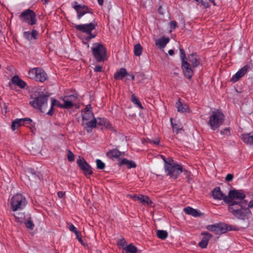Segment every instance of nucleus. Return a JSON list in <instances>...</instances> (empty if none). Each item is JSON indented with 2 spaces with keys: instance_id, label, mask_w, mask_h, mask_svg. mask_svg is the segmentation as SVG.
Masks as SVG:
<instances>
[{
  "instance_id": "f257e3e1",
  "label": "nucleus",
  "mask_w": 253,
  "mask_h": 253,
  "mask_svg": "<svg viewBox=\"0 0 253 253\" xmlns=\"http://www.w3.org/2000/svg\"><path fill=\"white\" fill-rule=\"evenodd\" d=\"M247 202H242L240 204L228 205V211L235 217L241 220L248 218L252 213L250 209L247 208Z\"/></svg>"
},
{
  "instance_id": "f03ea898",
  "label": "nucleus",
  "mask_w": 253,
  "mask_h": 253,
  "mask_svg": "<svg viewBox=\"0 0 253 253\" xmlns=\"http://www.w3.org/2000/svg\"><path fill=\"white\" fill-rule=\"evenodd\" d=\"M245 197V194L242 190H231L229 192L225 203L228 205L232 203L240 204L242 202H247V201L244 199Z\"/></svg>"
},
{
  "instance_id": "7ed1b4c3",
  "label": "nucleus",
  "mask_w": 253,
  "mask_h": 253,
  "mask_svg": "<svg viewBox=\"0 0 253 253\" xmlns=\"http://www.w3.org/2000/svg\"><path fill=\"white\" fill-rule=\"evenodd\" d=\"M164 169L166 173L171 178L176 179L183 171L184 172L186 176H188L189 172L186 170H183L182 166L179 165H173L171 163L169 165L164 166Z\"/></svg>"
},
{
  "instance_id": "20e7f679",
  "label": "nucleus",
  "mask_w": 253,
  "mask_h": 253,
  "mask_svg": "<svg viewBox=\"0 0 253 253\" xmlns=\"http://www.w3.org/2000/svg\"><path fill=\"white\" fill-rule=\"evenodd\" d=\"M49 94H40L30 102L35 108L39 109L42 113L46 112L47 110V101Z\"/></svg>"
},
{
  "instance_id": "39448f33",
  "label": "nucleus",
  "mask_w": 253,
  "mask_h": 253,
  "mask_svg": "<svg viewBox=\"0 0 253 253\" xmlns=\"http://www.w3.org/2000/svg\"><path fill=\"white\" fill-rule=\"evenodd\" d=\"M224 115L220 111L217 110L212 112L210 117L208 124L212 130L218 128L223 123Z\"/></svg>"
},
{
  "instance_id": "423d86ee",
  "label": "nucleus",
  "mask_w": 253,
  "mask_h": 253,
  "mask_svg": "<svg viewBox=\"0 0 253 253\" xmlns=\"http://www.w3.org/2000/svg\"><path fill=\"white\" fill-rule=\"evenodd\" d=\"M96 26L97 23L93 19V21L88 24L80 25L75 24L74 27L77 30L88 34V35L85 39L87 40H89L96 37V35L91 34V32L95 28Z\"/></svg>"
},
{
  "instance_id": "0eeeda50",
  "label": "nucleus",
  "mask_w": 253,
  "mask_h": 253,
  "mask_svg": "<svg viewBox=\"0 0 253 253\" xmlns=\"http://www.w3.org/2000/svg\"><path fill=\"white\" fill-rule=\"evenodd\" d=\"M10 203L12 211H16L22 210L26 206L27 201L22 194H18L12 197Z\"/></svg>"
},
{
  "instance_id": "6e6552de",
  "label": "nucleus",
  "mask_w": 253,
  "mask_h": 253,
  "mask_svg": "<svg viewBox=\"0 0 253 253\" xmlns=\"http://www.w3.org/2000/svg\"><path fill=\"white\" fill-rule=\"evenodd\" d=\"M91 48L93 55L97 61L105 60L106 57V49L103 44L94 43Z\"/></svg>"
},
{
  "instance_id": "1a4fd4ad",
  "label": "nucleus",
  "mask_w": 253,
  "mask_h": 253,
  "mask_svg": "<svg viewBox=\"0 0 253 253\" xmlns=\"http://www.w3.org/2000/svg\"><path fill=\"white\" fill-rule=\"evenodd\" d=\"M19 17L23 22L27 23L30 25H33L37 23L36 14L33 10L30 9L22 12Z\"/></svg>"
},
{
  "instance_id": "9d476101",
  "label": "nucleus",
  "mask_w": 253,
  "mask_h": 253,
  "mask_svg": "<svg viewBox=\"0 0 253 253\" xmlns=\"http://www.w3.org/2000/svg\"><path fill=\"white\" fill-rule=\"evenodd\" d=\"M61 99L64 102L62 104V108L70 109L74 106H77L78 97L76 95L72 94L61 97Z\"/></svg>"
},
{
  "instance_id": "9b49d317",
  "label": "nucleus",
  "mask_w": 253,
  "mask_h": 253,
  "mask_svg": "<svg viewBox=\"0 0 253 253\" xmlns=\"http://www.w3.org/2000/svg\"><path fill=\"white\" fill-rule=\"evenodd\" d=\"M77 164L80 169L85 176L90 175L92 174V169L90 166L85 161L84 158L79 157L77 160Z\"/></svg>"
},
{
  "instance_id": "f8f14e48",
  "label": "nucleus",
  "mask_w": 253,
  "mask_h": 253,
  "mask_svg": "<svg viewBox=\"0 0 253 253\" xmlns=\"http://www.w3.org/2000/svg\"><path fill=\"white\" fill-rule=\"evenodd\" d=\"M73 7L76 10L78 14L77 17L78 19H80L83 15L86 13H89L91 19H93L92 12H89L88 7L85 5L77 4L76 5H73Z\"/></svg>"
},
{
  "instance_id": "ddd939ff",
  "label": "nucleus",
  "mask_w": 253,
  "mask_h": 253,
  "mask_svg": "<svg viewBox=\"0 0 253 253\" xmlns=\"http://www.w3.org/2000/svg\"><path fill=\"white\" fill-rule=\"evenodd\" d=\"M251 69V65L247 64L240 69L234 75H233L230 81L233 83H235L238 81Z\"/></svg>"
},
{
  "instance_id": "4468645a",
  "label": "nucleus",
  "mask_w": 253,
  "mask_h": 253,
  "mask_svg": "<svg viewBox=\"0 0 253 253\" xmlns=\"http://www.w3.org/2000/svg\"><path fill=\"white\" fill-rule=\"evenodd\" d=\"M32 122V120L28 118H25L23 119H17L12 122L11 125V128L12 130H15L20 126L26 124H31Z\"/></svg>"
},
{
  "instance_id": "2eb2a0df",
  "label": "nucleus",
  "mask_w": 253,
  "mask_h": 253,
  "mask_svg": "<svg viewBox=\"0 0 253 253\" xmlns=\"http://www.w3.org/2000/svg\"><path fill=\"white\" fill-rule=\"evenodd\" d=\"M181 68L185 77L188 79H190L193 75V71L190 67V64L187 61L181 63Z\"/></svg>"
},
{
  "instance_id": "dca6fc26",
  "label": "nucleus",
  "mask_w": 253,
  "mask_h": 253,
  "mask_svg": "<svg viewBox=\"0 0 253 253\" xmlns=\"http://www.w3.org/2000/svg\"><path fill=\"white\" fill-rule=\"evenodd\" d=\"M125 155L124 152H120L117 149L110 150L106 153V156L111 159H118L120 157H124Z\"/></svg>"
},
{
  "instance_id": "f3484780",
  "label": "nucleus",
  "mask_w": 253,
  "mask_h": 253,
  "mask_svg": "<svg viewBox=\"0 0 253 253\" xmlns=\"http://www.w3.org/2000/svg\"><path fill=\"white\" fill-rule=\"evenodd\" d=\"M212 196L214 199L217 200H223L224 202L227 198V196L225 195L223 193L219 187H215L212 191Z\"/></svg>"
},
{
  "instance_id": "a211bd4d",
  "label": "nucleus",
  "mask_w": 253,
  "mask_h": 253,
  "mask_svg": "<svg viewBox=\"0 0 253 253\" xmlns=\"http://www.w3.org/2000/svg\"><path fill=\"white\" fill-rule=\"evenodd\" d=\"M235 227H233L232 226L224 224H218L217 234H222L226 233L228 231L236 230Z\"/></svg>"
},
{
  "instance_id": "6ab92c4d",
  "label": "nucleus",
  "mask_w": 253,
  "mask_h": 253,
  "mask_svg": "<svg viewBox=\"0 0 253 253\" xmlns=\"http://www.w3.org/2000/svg\"><path fill=\"white\" fill-rule=\"evenodd\" d=\"M201 235L204 237L199 242V246L201 248L205 249L207 248L209 241L212 237V235L208 232H202Z\"/></svg>"
},
{
  "instance_id": "aec40b11",
  "label": "nucleus",
  "mask_w": 253,
  "mask_h": 253,
  "mask_svg": "<svg viewBox=\"0 0 253 253\" xmlns=\"http://www.w3.org/2000/svg\"><path fill=\"white\" fill-rule=\"evenodd\" d=\"M83 124L86 131L90 133L92 131V128L96 126L97 121L95 118H93L92 120H91L86 123L84 122Z\"/></svg>"
},
{
  "instance_id": "412c9836",
  "label": "nucleus",
  "mask_w": 253,
  "mask_h": 253,
  "mask_svg": "<svg viewBox=\"0 0 253 253\" xmlns=\"http://www.w3.org/2000/svg\"><path fill=\"white\" fill-rule=\"evenodd\" d=\"M47 79V75L44 71L40 68H38L36 81L43 82Z\"/></svg>"
},
{
  "instance_id": "4be33fe9",
  "label": "nucleus",
  "mask_w": 253,
  "mask_h": 253,
  "mask_svg": "<svg viewBox=\"0 0 253 253\" xmlns=\"http://www.w3.org/2000/svg\"><path fill=\"white\" fill-rule=\"evenodd\" d=\"M175 107L177 108V111L180 113L190 112V109L189 108L187 104H182L180 100L175 104Z\"/></svg>"
},
{
  "instance_id": "5701e85b",
  "label": "nucleus",
  "mask_w": 253,
  "mask_h": 253,
  "mask_svg": "<svg viewBox=\"0 0 253 253\" xmlns=\"http://www.w3.org/2000/svg\"><path fill=\"white\" fill-rule=\"evenodd\" d=\"M187 214L192 215L194 217H199L202 215L199 211L195 210L190 207H187L183 210Z\"/></svg>"
},
{
  "instance_id": "b1692460",
  "label": "nucleus",
  "mask_w": 253,
  "mask_h": 253,
  "mask_svg": "<svg viewBox=\"0 0 253 253\" xmlns=\"http://www.w3.org/2000/svg\"><path fill=\"white\" fill-rule=\"evenodd\" d=\"M188 60L193 65V67H196L200 64L199 58L197 53H193L188 56Z\"/></svg>"
},
{
  "instance_id": "393cba45",
  "label": "nucleus",
  "mask_w": 253,
  "mask_h": 253,
  "mask_svg": "<svg viewBox=\"0 0 253 253\" xmlns=\"http://www.w3.org/2000/svg\"><path fill=\"white\" fill-rule=\"evenodd\" d=\"M38 32L36 30H33L32 32H24L23 33L24 37L29 41L33 40H36L38 37Z\"/></svg>"
},
{
  "instance_id": "a878e982",
  "label": "nucleus",
  "mask_w": 253,
  "mask_h": 253,
  "mask_svg": "<svg viewBox=\"0 0 253 253\" xmlns=\"http://www.w3.org/2000/svg\"><path fill=\"white\" fill-rule=\"evenodd\" d=\"M11 82L21 88H24L26 85V83L17 75L12 77Z\"/></svg>"
},
{
  "instance_id": "bb28decb",
  "label": "nucleus",
  "mask_w": 253,
  "mask_h": 253,
  "mask_svg": "<svg viewBox=\"0 0 253 253\" xmlns=\"http://www.w3.org/2000/svg\"><path fill=\"white\" fill-rule=\"evenodd\" d=\"M169 38H165L163 37L161 39H159L155 40V44L158 46L159 48H164L167 44L169 42Z\"/></svg>"
},
{
  "instance_id": "cd10ccee",
  "label": "nucleus",
  "mask_w": 253,
  "mask_h": 253,
  "mask_svg": "<svg viewBox=\"0 0 253 253\" xmlns=\"http://www.w3.org/2000/svg\"><path fill=\"white\" fill-rule=\"evenodd\" d=\"M54 106H56L59 108H62V104L60 103L57 100L52 98L51 103L50 109L48 110L46 114L49 116H52L53 114V107Z\"/></svg>"
},
{
  "instance_id": "c85d7f7f",
  "label": "nucleus",
  "mask_w": 253,
  "mask_h": 253,
  "mask_svg": "<svg viewBox=\"0 0 253 253\" xmlns=\"http://www.w3.org/2000/svg\"><path fill=\"white\" fill-rule=\"evenodd\" d=\"M242 139L245 143L250 145H253V132L243 134L242 135Z\"/></svg>"
},
{
  "instance_id": "c756f323",
  "label": "nucleus",
  "mask_w": 253,
  "mask_h": 253,
  "mask_svg": "<svg viewBox=\"0 0 253 253\" xmlns=\"http://www.w3.org/2000/svg\"><path fill=\"white\" fill-rule=\"evenodd\" d=\"M137 201H139L143 204H146L148 206H151L152 203L151 200L148 196L142 195H139L138 196Z\"/></svg>"
},
{
  "instance_id": "7c9ffc66",
  "label": "nucleus",
  "mask_w": 253,
  "mask_h": 253,
  "mask_svg": "<svg viewBox=\"0 0 253 253\" xmlns=\"http://www.w3.org/2000/svg\"><path fill=\"white\" fill-rule=\"evenodd\" d=\"M127 75L126 70L125 68H121L114 75V78L116 80H122Z\"/></svg>"
},
{
  "instance_id": "2f4dec72",
  "label": "nucleus",
  "mask_w": 253,
  "mask_h": 253,
  "mask_svg": "<svg viewBox=\"0 0 253 253\" xmlns=\"http://www.w3.org/2000/svg\"><path fill=\"white\" fill-rule=\"evenodd\" d=\"M137 252V249L136 247L131 244L123 247V253H136Z\"/></svg>"
},
{
  "instance_id": "473e14b6",
  "label": "nucleus",
  "mask_w": 253,
  "mask_h": 253,
  "mask_svg": "<svg viewBox=\"0 0 253 253\" xmlns=\"http://www.w3.org/2000/svg\"><path fill=\"white\" fill-rule=\"evenodd\" d=\"M124 165H126L128 169L133 168L136 167V165L134 162L128 160L126 159H122L119 163L120 166Z\"/></svg>"
},
{
  "instance_id": "72a5a7b5",
  "label": "nucleus",
  "mask_w": 253,
  "mask_h": 253,
  "mask_svg": "<svg viewBox=\"0 0 253 253\" xmlns=\"http://www.w3.org/2000/svg\"><path fill=\"white\" fill-rule=\"evenodd\" d=\"M14 212L13 215L15 217L16 221L22 223L25 218L24 212H19L18 211Z\"/></svg>"
},
{
  "instance_id": "f704fd0d",
  "label": "nucleus",
  "mask_w": 253,
  "mask_h": 253,
  "mask_svg": "<svg viewBox=\"0 0 253 253\" xmlns=\"http://www.w3.org/2000/svg\"><path fill=\"white\" fill-rule=\"evenodd\" d=\"M93 114L91 111H85L84 114H83V122H85V121L92 120V119L93 118Z\"/></svg>"
},
{
  "instance_id": "c9c22d12",
  "label": "nucleus",
  "mask_w": 253,
  "mask_h": 253,
  "mask_svg": "<svg viewBox=\"0 0 253 253\" xmlns=\"http://www.w3.org/2000/svg\"><path fill=\"white\" fill-rule=\"evenodd\" d=\"M170 122L173 131H175L176 133H178L179 131L182 129V125L180 123H173L172 118L170 119Z\"/></svg>"
},
{
  "instance_id": "e433bc0d",
  "label": "nucleus",
  "mask_w": 253,
  "mask_h": 253,
  "mask_svg": "<svg viewBox=\"0 0 253 253\" xmlns=\"http://www.w3.org/2000/svg\"><path fill=\"white\" fill-rule=\"evenodd\" d=\"M158 237L162 240H165L168 236V233L166 230H158L157 231Z\"/></svg>"
},
{
  "instance_id": "4c0bfd02",
  "label": "nucleus",
  "mask_w": 253,
  "mask_h": 253,
  "mask_svg": "<svg viewBox=\"0 0 253 253\" xmlns=\"http://www.w3.org/2000/svg\"><path fill=\"white\" fill-rule=\"evenodd\" d=\"M143 48L142 46L138 43L134 45V53L135 56H139L142 52Z\"/></svg>"
},
{
  "instance_id": "58836bf2",
  "label": "nucleus",
  "mask_w": 253,
  "mask_h": 253,
  "mask_svg": "<svg viewBox=\"0 0 253 253\" xmlns=\"http://www.w3.org/2000/svg\"><path fill=\"white\" fill-rule=\"evenodd\" d=\"M197 2L201 3V4L205 7L207 8L210 6L209 2L205 0H194ZM210 2H212L214 5H215L214 0H209Z\"/></svg>"
},
{
  "instance_id": "ea45409f",
  "label": "nucleus",
  "mask_w": 253,
  "mask_h": 253,
  "mask_svg": "<svg viewBox=\"0 0 253 253\" xmlns=\"http://www.w3.org/2000/svg\"><path fill=\"white\" fill-rule=\"evenodd\" d=\"M131 100L132 102L138 105V106L141 109H143V107L142 106L141 102L139 101L138 99L136 97V96L134 94H132L131 96Z\"/></svg>"
},
{
  "instance_id": "a19ab883",
  "label": "nucleus",
  "mask_w": 253,
  "mask_h": 253,
  "mask_svg": "<svg viewBox=\"0 0 253 253\" xmlns=\"http://www.w3.org/2000/svg\"><path fill=\"white\" fill-rule=\"evenodd\" d=\"M38 68H34L29 70L28 75L29 78L35 79L36 80Z\"/></svg>"
},
{
  "instance_id": "79ce46f5",
  "label": "nucleus",
  "mask_w": 253,
  "mask_h": 253,
  "mask_svg": "<svg viewBox=\"0 0 253 253\" xmlns=\"http://www.w3.org/2000/svg\"><path fill=\"white\" fill-rule=\"evenodd\" d=\"M179 51H180V59L181 60V63L187 61V59L186 58V56L185 55V51L181 47H179Z\"/></svg>"
},
{
  "instance_id": "37998d69",
  "label": "nucleus",
  "mask_w": 253,
  "mask_h": 253,
  "mask_svg": "<svg viewBox=\"0 0 253 253\" xmlns=\"http://www.w3.org/2000/svg\"><path fill=\"white\" fill-rule=\"evenodd\" d=\"M217 224L209 225L207 226V229L211 232H214L217 234Z\"/></svg>"
},
{
  "instance_id": "c03bdc74",
  "label": "nucleus",
  "mask_w": 253,
  "mask_h": 253,
  "mask_svg": "<svg viewBox=\"0 0 253 253\" xmlns=\"http://www.w3.org/2000/svg\"><path fill=\"white\" fill-rule=\"evenodd\" d=\"M30 180H34L36 179H39L40 177L37 175L34 170H31L30 172V175H28Z\"/></svg>"
},
{
  "instance_id": "a18cd8bd",
  "label": "nucleus",
  "mask_w": 253,
  "mask_h": 253,
  "mask_svg": "<svg viewBox=\"0 0 253 253\" xmlns=\"http://www.w3.org/2000/svg\"><path fill=\"white\" fill-rule=\"evenodd\" d=\"M25 226L27 227V228L33 230L34 229V227L35 226L34 224L31 220V218L30 217L29 219L25 222Z\"/></svg>"
},
{
  "instance_id": "49530a36",
  "label": "nucleus",
  "mask_w": 253,
  "mask_h": 253,
  "mask_svg": "<svg viewBox=\"0 0 253 253\" xmlns=\"http://www.w3.org/2000/svg\"><path fill=\"white\" fill-rule=\"evenodd\" d=\"M96 165L97 169H103L105 168V164L102 162L100 160L97 159L96 161Z\"/></svg>"
},
{
  "instance_id": "de8ad7c7",
  "label": "nucleus",
  "mask_w": 253,
  "mask_h": 253,
  "mask_svg": "<svg viewBox=\"0 0 253 253\" xmlns=\"http://www.w3.org/2000/svg\"><path fill=\"white\" fill-rule=\"evenodd\" d=\"M67 158L70 162L74 161L75 160V156L70 150H68Z\"/></svg>"
},
{
  "instance_id": "09e8293b",
  "label": "nucleus",
  "mask_w": 253,
  "mask_h": 253,
  "mask_svg": "<svg viewBox=\"0 0 253 253\" xmlns=\"http://www.w3.org/2000/svg\"><path fill=\"white\" fill-rule=\"evenodd\" d=\"M220 133L222 135L225 134L229 136L230 135V129L229 127H227L223 130H220Z\"/></svg>"
},
{
  "instance_id": "8fccbe9b",
  "label": "nucleus",
  "mask_w": 253,
  "mask_h": 253,
  "mask_svg": "<svg viewBox=\"0 0 253 253\" xmlns=\"http://www.w3.org/2000/svg\"><path fill=\"white\" fill-rule=\"evenodd\" d=\"M161 157L162 158L164 163L165 165L164 166H166V165H169L170 163L173 162V161L172 159H170L169 161H167V159L164 157L163 156L161 155Z\"/></svg>"
},
{
  "instance_id": "3c124183",
  "label": "nucleus",
  "mask_w": 253,
  "mask_h": 253,
  "mask_svg": "<svg viewBox=\"0 0 253 253\" xmlns=\"http://www.w3.org/2000/svg\"><path fill=\"white\" fill-rule=\"evenodd\" d=\"M68 229L72 231V232H77V228L75 227V226L72 224H69L68 226Z\"/></svg>"
},
{
  "instance_id": "603ef678",
  "label": "nucleus",
  "mask_w": 253,
  "mask_h": 253,
  "mask_svg": "<svg viewBox=\"0 0 253 253\" xmlns=\"http://www.w3.org/2000/svg\"><path fill=\"white\" fill-rule=\"evenodd\" d=\"M125 244L126 240L124 238H123L119 240L118 245L121 246L122 248L124 247H126Z\"/></svg>"
},
{
  "instance_id": "864d4df0",
  "label": "nucleus",
  "mask_w": 253,
  "mask_h": 253,
  "mask_svg": "<svg viewBox=\"0 0 253 253\" xmlns=\"http://www.w3.org/2000/svg\"><path fill=\"white\" fill-rule=\"evenodd\" d=\"M233 178V175L232 174H228L225 177V180L226 181H231L232 180Z\"/></svg>"
},
{
  "instance_id": "5fc2aeb1",
  "label": "nucleus",
  "mask_w": 253,
  "mask_h": 253,
  "mask_svg": "<svg viewBox=\"0 0 253 253\" xmlns=\"http://www.w3.org/2000/svg\"><path fill=\"white\" fill-rule=\"evenodd\" d=\"M170 28L171 29H175L177 26V23L175 21H171L170 22Z\"/></svg>"
},
{
  "instance_id": "6e6d98bb",
  "label": "nucleus",
  "mask_w": 253,
  "mask_h": 253,
  "mask_svg": "<svg viewBox=\"0 0 253 253\" xmlns=\"http://www.w3.org/2000/svg\"><path fill=\"white\" fill-rule=\"evenodd\" d=\"M94 70L95 72H102V68L101 66H96L94 69Z\"/></svg>"
},
{
  "instance_id": "4d7b16f0",
  "label": "nucleus",
  "mask_w": 253,
  "mask_h": 253,
  "mask_svg": "<svg viewBox=\"0 0 253 253\" xmlns=\"http://www.w3.org/2000/svg\"><path fill=\"white\" fill-rule=\"evenodd\" d=\"M150 143H154L155 144L158 145L159 144V143H160V140H159V139L156 138L155 140H150Z\"/></svg>"
},
{
  "instance_id": "13d9d810",
  "label": "nucleus",
  "mask_w": 253,
  "mask_h": 253,
  "mask_svg": "<svg viewBox=\"0 0 253 253\" xmlns=\"http://www.w3.org/2000/svg\"><path fill=\"white\" fill-rule=\"evenodd\" d=\"M57 194H58V196L59 198H62V197H63V196L65 195V192H63L62 191H59L58 192Z\"/></svg>"
},
{
  "instance_id": "bf43d9fd",
  "label": "nucleus",
  "mask_w": 253,
  "mask_h": 253,
  "mask_svg": "<svg viewBox=\"0 0 253 253\" xmlns=\"http://www.w3.org/2000/svg\"><path fill=\"white\" fill-rule=\"evenodd\" d=\"M247 205L248 206V207L247 208H249V209H250V208H253V200H251L248 204H247Z\"/></svg>"
},
{
  "instance_id": "052dcab7",
  "label": "nucleus",
  "mask_w": 253,
  "mask_h": 253,
  "mask_svg": "<svg viewBox=\"0 0 253 253\" xmlns=\"http://www.w3.org/2000/svg\"><path fill=\"white\" fill-rule=\"evenodd\" d=\"M74 233L76 234L77 239H78V238L81 237L80 235V233L78 230H77V232H75Z\"/></svg>"
},
{
  "instance_id": "680f3d73",
  "label": "nucleus",
  "mask_w": 253,
  "mask_h": 253,
  "mask_svg": "<svg viewBox=\"0 0 253 253\" xmlns=\"http://www.w3.org/2000/svg\"><path fill=\"white\" fill-rule=\"evenodd\" d=\"M130 197L134 201H137V197H138V196H136V195H131L130 196Z\"/></svg>"
},
{
  "instance_id": "e2e57ef3",
  "label": "nucleus",
  "mask_w": 253,
  "mask_h": 253,
  "mask_svg": "<svg viewBox=\"0 0 253 253\" xmlns=\"http://www.w3.org/2000/svg\"><path fill=\"white\" fill-rule=\"evenodd\" d=\"M169 54L170 55H173L174 54V50H172V49H170L169 50Z\"/></svg>"
},
{
  "instance_id": "0e129e2a",
  "label": "nucleus",
  "mask_w": 253,
  "mask_h": 253,
  "mask_svg": "<svg viewBox=\"0 0 253 253\" xmlns=\"http://www.w3.org/2000/svg\"><path fill=\"white\" fill-rule=\"evenodd\" d=\"M162 6H160L159 8H158V11L161 14H164V13L163 12L162 10Z\"/></svg>"
},
{
  "instance_id": "69168bd1",
  "label": "nucleus",
  "mask_w": 253,
  "mask_h": 253,
  "mask_svg": "<svg viewBox=\"0 0 253 253\" xmlns=\"http://www.w3.org/2000/svg\"><path fill=\"white\" fill-rule=\"evenodd\" d=\"M99 5H102L103 4V0H97Z\"/></svg>"
},
{
  "instance_id": "338daca9",
  "label": "nucleus",
  "mask_w": 253,
  "mask_h": 253,
  "mask_svg": "<svg viewBox=\"0 0 253 253\" xmlns=\"http://www.w3.org/2000/svg\"><path fill=\"white\" fill-rule=\"evenodd\" d=\"M78 240L81 244H83V241L81 237L78 238Z\"/></svg>"
},
{
  "instance_id": "774afa93",
  "label": "nucleus",
  "mask_w": 253,
  "mask_h": 253,
  "mask_svg": "<svg viewBox=\"0 0 253 253\" xmlns=\"http://www.w3.org/2000/svg\"><path fill=\"white\" fill-rule=\"evenodd\" d=\"M90 108V105H87L85 108V111H87V110H89V109Z\"/></svg>"
}]
</instances>
